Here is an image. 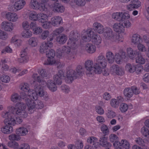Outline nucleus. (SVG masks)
<instances>
[{"label": "nucleus", "instance_id": "3", "mask_svg": "<svg viewBox=\"0 0 149 149\" xmlns=\"http://www.w3.org/2000/svg\"><path fill=\"white\" fill-rule=\"evenodd\" d=\"M107 63L105 57L102 55H99L94 61V64L91 60H87L85 63V67L87 74L96 73L100 74L102 69L107 66Z\"/></svg>", "mask_w": 149, "mask_h": 149}, {"label": "nucleus", "instance_id": "29", "mask_svg": "<svg viewBox=\"0 0 149 149\" xmlns=\"http://www.w3.org/2000/svg\"><path fill=\"white\" fill-rule=\"evenodd\" d=\"M16 133L19 136H25L26 135L28 132V130L24 127H20L16 129Z\"/></svg>", "mask_w": 149, "mask_h": 149}, {"label": "nucleus", "instance_id": "2", "mask_svg": "<svg viewBox=\"0 0 149 149\" xmlns=\"http://www.w3.org/2000/svg\"><path fill=\"white\" fill-rule=\"evenodd\" d=\"M26 108L25 104L19 102L16 104L15 108L12 106H9L8 108V111H4L1 113V116L4 118L3 122L5 124V125L1 129L3 133L7 134L11 133L13 131L12 126L22 122V119L15 117L14 113L22 118H25L27 117L28 114L25 111Z\"/></svg>", "mask_w": 149, "mask_h": 149}, {"label": "nucleus", "instance_id": "32", "mask_svg": "<svg viewBox=\"0 0 149 149\" xmlns=\"http://www.w3.org/2000/svg\"><path fill=\"white\" fill-rule=\"evenodd\" d=\"M22 98L24 99L25 100V99H26V97H24L22 94H21V96L19 95L17 93H14L12 94L11 97V100L13 102H16L18 100H19Z\"/></svg>", "mask_w": 149, "mask_h": 149}, {"label": "nucleus", "instance_id": "42", "mask_svg": "<svg viewBox=\"0 0 149 149\" xmlns=\"http://www.w3.org/2000/svg\"><path fill=\"white\" fill-rule=\"evenodd\" d=\"M10 77L7 74H3L0 77V80L3 83H8L10 82Z\"/></svg>", "mask_w": 149, "mask_h": 149}, {"label": "nucleus", "instance_id": "6", "mask_svg": "<svg viewBox=\"0 0 149 149\" xmlns=\"http://www.w3.org/2000/svg\"><path fill=\"white\" fill-rule=\"evenodd\" d=\"M93 27L95 31L100 34L103 33L104 39L111 41H116L117 42H123V37H120V36L116 35L114 34L111 29L109 27L105 28L104 31V27L100 24L95 22L93 24Z\"/></svg>", "mask_w": 149, "mask_h": 149}, {"label": "nucleus", "instance_id": "52", "mask_svg": "<svg viewBox=\"0 0 149 149\" xmlns=\"http://www.w3.org/2000/svg\"><path fill=\"white\" fill-rule=\"evenodd\" d=\"M95 110L97 113L101 115H103L104 112V109L99 105L95 106Z\"/></svg>", "mask_w": 149, "mask_h": 149}, {"label": "nucleus", "instance_id": "46", "mask_svg": "<svg viewBox=\"0 0 149 149\" xmlns=\"http://www.w3.org/2000/svg\"><path fill=\"white\" fill-rule=\"evenodd\" d=\"M127 56L130 59H133L135 56V54L134 52L133 51L132 48H127Z\"/></svg>", "mask_w": 149, "mask_h": 149}, {"label": "nucleus", "instance_id": "59", "mask_svg": "<svg viewBox=\"0 0 149 149\" xmlns=\"http://www.w3.org/2000/svg\"><path fill=\"white\" fill-rule=\"evenodd\" d=\"M103 97L106 100L108 101L111 98V96L109 93L105 92L103 95Z\"/></svg>", "mask_w": 149, "mask_h": 149}, {"label": "nucleus", "instance_id": "55", "mask_svg": "<svg viewBox=\"0 0 149 149\" xmlns=\"http://www.w3.org/2000/svg\"><path fill=\"white\" fill-rule=\"evenodd\" d=\"M137 48L138 50L140 52H145L147 51L146 47L143 45L139 43L138 45Z\"/></svg>", "mask_w": 149, "mask_h": 149}, {"label": "nucleus", "instance_id": "8", "mask_svg": "<svg viewBox=\"0 0 149 149\" xmlns=\"http://www.w3.org/2000/svg\"><path fill=\"white\" fill-rule=\"evenodd\" d=\"M29 19L31 20L36 21H38L41 23L42 26L45 29L49 28L50 23L48 21V16L46 14L43 13H37L36 12L32 11L29 14Z\"/></svg>", "mask_w": 149, "mask_h": 149}, {"label": "nucleus", "instance_id": "4", "mask_svg": "<svg viewBox=\"0 0 149 149\" xmlns=\"http://www.w3.org/2000/svg\"><path fill=\"white\" fill-rule=\"evenodd\" d=\"M67 47L64 46L61 49L57 50L56 56L60 58L62 56H66L72 50L76 49L79 46L78 41V35L74 31H72L69 36Z\"/></svg>", "mask_w": 149, "mask_h": 149}, {"label": "nucleus", "instance_id": "38", "mask_svg": "<svg viewBox=\"0 0 149 149\" xmlns=\"http://www.w3.org/2000/svg\"><path fill=\"white\" fill-rule=\"evenodd\" d=\"M105 115L107 118L111 119L115 117L116 116V114L113 110H109L105 113Z\"/></svg>", "mask_w": 149, "mask_h": 149}, {"label": "nucleus", "instance_id": "64", "mask_svg": "<svg viewBox=\"0 0 149 149\" xmlns=\"http://www.w3.org/2000/svg\"><path fill=\"white\" fill-rule=\"evenodd\" d=\"M143 81L146 82H149V73H146L143 77Z\"/></svg>", "mask_w": 149, "mask_h": 149}, {"label": "nucleus", "instance_id": "15", "mask_svg": "<svg viewBox=\"0 0 149 149\" xmlns=\"http://www.w3.org/2000/svg\"><path fill=\"white\" fill-rule=\"evenodd\" d=\"M26 3L24 0H18L15 2L13 6H9V8L10 11H17L23 8Z\"/></svg>", "mask_w": 149, "mask_h": 149}, {"label": "nucleus", "instance_id": "48", "mask_svg": "<svg viewBox=\"0 0 149 149\" xmlns=\"http://www.w3.org/2000/svg\"><path fill=\"white\" fill-rule=\"evenodd\" d=\"M136 62L140 64H143L146 62V60L141 55H138L136 58Z\"/></svg>", "mask_w": 149, "mask_h": 149}, {"label": "nucleus", "instance_id": "40", "mask_svg": "<svg viewBox=\"0 0 149 149\" xmlns=\"http://www.w3.org/2000/svg\"><path fill=\"white\" fill-rule=\"evenodd\" d=\"M106 58L108 62L109 63H112L114 61V57L113 54L111 52H107L106 54Z\"/></svg>", "mask_w": 149, "mask_h": 149}, {"label": "nucleus", "instance_id": "44", "mask_svg": "<svg viewBox=\"0 0 149 149\" xmlns=\"http://www.w3.org/2000/svg\"><path fill=\"white\" fill-rule=\"evenodd\" d=\"M64 8L61 4H58L57 5V8L51 7V10L54 12H63L64 10Z\"/></svg>", "mask_w": 149, "mask_h": 149}, {"label": "nucleus", "instance_id": "43", "mask_svg": "<svg viewBox=\"0 0 149 149\" xmlns=\"http://www.w3.org/2000/svg\"><path fill=\"white\" fill-rule=\"evenodd\" d=\"M64 8L61 4H58L57 5V8L51 7V10L54 12H63L64 10Z\"/></svg>", "mask_w": 149, "mask_h": 149}, {"label": "nucleus", "instance_id": "21", "mask_svg": "<svg viewBox=\"0 0 149 149\" xmlns=\"http://www.w3.org/2000/svg\"><path fill=\"white\" fill-rule=\"evenodd\" d=\"M30 29L32 30L33 33L35 35L40 34L42 31V28L40 26H37L36 23L33 22L31 23Z\"/></svg>", "mask_w": 149, "mask_h": 149}, {"label": "nucleus", "instance_id": "28", "mask_svg": "<svg viewBox=\"0 0 149 149\" xmlns=\"http://www.w3.org/2000/svg\"><path fill=\"white\" fill-rule=\"evenodd\" d=\"M142 41V40L139 35L136 34H134L131 37V42L132 43L138 45Z\"/></svg>", "mask_w": 149, "mask_h": 149}, {"label": "nucleus", "instance_id": "9", "mask_svg": "<svg viewBox=\"0 0 149 149\" xmlns=\"http://www.w3.org/2000/svg\"><path fill=\"white\" fill-rule=\"evenodd\" d=\"M81 36L82 40L84 41L91 42L96 45H99L102 42L100 36L94 33L90 29L84 31Z\"/></svg>", "mask_w": 149, "mask_h": 149}, {"label": "nucleus", "instance_id": "39", "mask_svg": "<svg viewBox=\"0 0 149 149\" xmlns=\"http://www.w3.org/2000/svg\"><path fill=\"white\" fill-rule=\"evenodd\" d=\"M67 40V37L65 35L62 34L60 36L57 38V41L60 44H63L65 43Z\"/></svg>", "mask_w": 149, "mask_h": 149}, {"label": "nucleus", "instance_id": "62", "mask_svg": "<svg viewBox=\"0 0 149 149\" xmlns=\"http://www.w3.org/2000/svg\"><path fill=\"white\" fill-rule=\"evenodd\" d=\"M12 49L9 46H7L2 51V53H4L6 52L8 53H11L12 52Z\"/></svg>", "mask_w": 149, "mask_h": 149}, {"label": "nucleus", "instance_id": "60", "mask_svg": "<svg viewBox=\"0 0 149 149\" xmlns=\"http://www.w3.org/2000/svg\"><path fill=\"white\" fill-rule=\"evenodd\" d=\"M126 8L127 10L130 11H132L134 9H136L134 5L131 2L126 6Z\"/></svg>", "mask_w": 149, "mask_h": 149}, {"label": "nucleus", "instance_id": "5", "mask_svg": "<svg viewBox=\"0 0 149 149\" xmlns=\"http://www.w3.org/2000/svg\"><path fill=\"white\" fill-rule=\"evenodd\" d=\"M35 92L36 93L34 95V91L32 93V97L27 100L26 104L27 107L28 112L29 113H32L34 112L36 109H42L44 107V105L42 102H37L36 100L38 96H43L45 94V92L42 88H37Z\"/></svg>", "mask_w": 149, "mask_h": 149}, {"label": "nucleus", "instance_id": "14", "mask_svg": "<svg viewBox=\"0 0 149 149\" xmlns=\"http://www.w3.org/2000/svg\"><path fill=\"white\" fill-rule=\"evenodd\" d=\"M87 141L88 143L92 144L93 146L87 145L85 146V149H95L98 148L99 146L98 140L95 137L91 136L88 137L87 139Z\"/></svg>", "mask_w": 149, "mask_h": 149}, {"label": "nucleus", "instance_id": "7", "mask_svg": "<svg viewBox=\"0 0 149 149\" xmlns=\"http://www.w3.org/2000/svg\"><path fill=\"white\" fill-rule=\"evenodd\" d=\"M52 46L53 44L50 41L44 42L40 46V51L42 53H46L48 57L47 61L45 63V64L55 65L58 67H60L61 63L58 60H56L54 58L55 56L54 51L53 49H50Z\"/></svg>", "mask_w": 149, "mask_h": 149}, {"label": "nucleus", "instance_id": "56", "mask_svg": "<svg viewBox=\"0 0 149 149\" xmlns=\"http://www.w3.org/2000/svg\"><path fill=\"white\" fill-rule=\"evenodd\" d=\"M49 34V32L48 31H44L41 33L40 36V38L42 39L45 40L48 37Z\"/></svg>", "mask_w": 149, "mask_h": 149}, {"label": "nucleus", "instance_id": "57", "mask_svg": "<svg viewBox=\"0 0 149 149\" xmlns=\"http://www.w3.org/2000/svg\"><path fill=\"white\" fill-rule=\"evenodd\" d=\"M118 139V136L115 134H112L110 135L109 136V141L111 142H115L116 140Z\"/></svg>", "mask_w": 149, "mask_h": 149}, {"label": "nucleus", "instance_id": "19", "mask_svg": "<svg viewBox=\"0 0 149 149\" xmlns=\"http://www.w3.org/2000/svg\"><path fill=\"white\" fill-rule=\"evenodd\" d=\"M126 57L127 56H126L125 52L123 51H121L115 55L114 61L117 63L120 64L125 61V59Z\"/></svg>", "mask_w": 149, "mask_h": 149}, {"label": "nucleus", "instance_id": "61", "mask_svg": "<svg viewBox=\"0 0 149 149\" xmlns=\"http://www.w3.org/2000/svg\"><path fill=\"white\" fill-rule=\"evenodd\" d=\"M63 31V29L62 27H60L55 30L53 32V34L56 36L58 35L61 33Z\"/></svg>", "mask_w": 149, "mask_h": 149}, {"label": "nucleus", "instance_id": "24", "mask_svg": "<svg viewBox=\"0 0 149 149\" xmlns=\"http://www.w3.org/2000/svg\"><path fill=\"white\" fill-rule=\"evenodd\" d=\"M49 22L50 23V25L51 24L54 26H57L62 22L63 19L61 17L59 16H56L53 17L51 18V22Z\"/></svg>", "mask_w": 149, "mask_h": 149}, {"label": "nucleus", "instance_id": "17", "mask_svg": "<svg viewBox=\"0 0 149 149\" xmlns=\"http://www.w3.org/2000/svg\"><path fill=\"white\" fill-rule=\"evenodd\" d=\"M1 26L5 31L11 32L14 30V26L12 23L5 21L1 23Z\"/></svg>", "mask_w": 149, "mask_h": 149}, {"label": "nucleus", "instance_id": "10", "mask_svg": "<svg viewBox=\"0 0 149 149\" xmlns=\"http://www.w3.org/2000/svg\"><path fill=\"white\" fill-rule=\"evenodd\" d=\"M37 88H40V86H36L34 90H32L31 89L29 90V86L27 83H22L21 84L20 86V88L21 89L24 91V93H21L23 95L24 97H26V99H25V101L26 102L28 98H30L32 97V92L34 91V94L36 93V92H35L36 90V89Z\"/></svg>", "mask_w": 149, "mask_h": 149}, {"label": "nucleus", "instance_id": "49", "mask_svg": "<svg viewBox=\"0 0 149 149\" xmlns=\"http://www.w3.org/2000/svg\"><path fill=\"white\" fill-rule=\"evenodd\" d=\"M101 130L103 133L105 135L109 134V132L108 126L105 124H103L101 127Z\"/></svg>", "mask_w": 149, "mask_h": 149}, {"label": "nucleus", "instance_id": "26", "mask_svg": "<svg viewBox=\"0 0 149 149\" xmlns=\"http://www.w3.org/2000/svg\"><path fill=\"white\" fill-rule=\"evenodd\" d=\"M99 144L104 147H111V144L107 141V139L104 136L101 137L99 140Z\"/></svg>", "mask_w": 149, "mask_h": 149}, {"label": "nucleus", "instance_id": "41", "mask_svg": "<svg viewBox=\"0 0 149 149\" xmlns=\"http://www.w3.org/2000/svg\"><path fill=\"white\" fill-rule=\"evenodd\" d=\"M20 62L25 63L28 61L29 60V58L27 55V53L25 52H21Z\"/></svg>", "mask_w": 149, "mask_h": 149}, {"label": "nucleus", "instance_id": "51", "mask_svg": "<svg viewBox=\"0 0 149 149\" xmlns=\"http://www.w3.org/2000/svg\"><path fill=\"white\" fill-rule=\"evenodd\" d=\"M8 38V36L7 33L0 29V39L3 40H6Z\"/></svg>", "mask_w": 149, "mask_h": 149}, {"label": "nucleus", "instance_id": "1", "mask_svg": "<svg viewBox=\"0 0 149 149\" xmlns=\"http://www.w3.org/2000/svg\"><path fill=\"white\" fill-rule=\"evenodd\" d=\"M84 71L83 69L81 66H79L77 68L76 73L73 70H70L68 71L66 76L64 74V72L63 70L58 71L57 74L54 77V81L52 80H49L47 83L44 81V78L46 76L45 71L42 70L39 73L40 75L37 76L36 74H34L32 76V78L34 80V82L38 81L39 83L40 88L43 89L46 86L52 91H56L57 90L56 84H60L63 79H64L68 83H70L74 79L79 77Z\"/></svg>", "mask_w": 149, "mask_h": 149}, {"label": "nucleus", "instance_id": "20", "mask_svg": "<svg viewBox=\"0 0 149 149\" xmlns=\"http://www.w3.org/2000/svg\"><path fill=\"white\" fill-rule=\"evenodd\" d=\"M110 72L114 75L116 74L121 75L124 73L123 69L119 67L116 65H113L111 67Z\"/></svg>", "mask_w": 149, "mask_h": 149}, {"label": "nucleus", "instance_id": "58", "mask_svg": "<svg viewBox=\"0 0 149 149\" xmlns=\"http://www.w3.org/2000/svg\"><path fill=\"white\" fill-rule=\"evenodd\" d=\"M135 141L137 143L140 145L143 146L144 145V141L140 137H138L136 138Z\"/></svg>", "mask_w": 149, "mask_h": 149}, {"label": "nucleus", "instance_id": "50", "mask_svg": "<svg viewBox=\"0 0 149 149\" xmlns=\"http://www.w3.org/2000/svg\"><path fill=\"white\" fill-rule=\"evenodd\" d=\"M75 147L77 149H81L83 147V143L82 141L81 140H77L75 142Z\"/></svg>", "mask_w": 149, "mask_h": 149}, {"label": "nucleus", "instance_id": "45", "mask_svg": "<svg viewBox=\"0 0 149 149\" xmlns=\"http://www.w3.org/2000/svg\"><path fill=\"white\" fill-rule=\"evenodd\" d=\"M119 109L121 113H124L127 111L128 109V106L127 104L125 103H122L120 104Z\"/></svg>", "mask_w": 149, "mask_h": 149}, {"label": "nucleus", "instance_id": "35", "mask_svg": "<svg viewBox=\"0 0 149 149\" xmlns=\"http://www.w3.org/2000/svg\"><path fill=\"white\" fill-rule=\"evenodd\" d=\"M38 43L37 39L33 37L30 38L28 41L29 45L32 47H36L38 45Z\"/></svg>", "mask_w": 149, "mask_h": 149}, {"label": "nucleus", "instance_id": "53", "mask_svg": "<svg viewBox=\"0 0 149 149\" xmlns=\"http://www.w3.org/2000/svg\"><path fill=\"white\" fill-rule=\"evenodd\" d=\"M31 23L26 20L23 21L22 23V27L24 30L29 29V28H30Z\"/></svg>", "mask_w": 149, "mask_h": 149}, {"label": "nucleus", "instance_id": "54", "mask_svg": "<svg viewBox=\"0 0 149 149\" xmlns=\"http://www.w3.org/2000/svg\"><path fill=\"white\" fill-rule=\"evenodd\" d=\"M131 2L133 4L136 9H138L141 6V2L139 0H132Z\"/></svg>", "mask_w": 149, "mask_h": 149}, {"label": "nucleus", "instance_id": "22", "mask_svg": "<svg viewBox=\"0 0 149 149\" xmlns=\"http://www.w3.org/2000/svg\"><path fill=\"white\" fill-rule=\"evenodd\" d=\"M130 17V15L128 12H125L124 17L122 20L123 24L125 27L129 28L131 26L132 24L129 19Z\"/></svg>", "mask_w": 149, "mask_h": 149}, {"label": "nucleus", "instance_id": "63", "mask_svg": "<svg viewBox=\"0 0 149 149\" xmlns=\"http://www.w3.org/2000/svg\"><path fill=\"white\" fill-rule=\"evenodd\" d=\"M96 119L97 121L99 123H102L105 122V118L102 116H97L96 118Z\"/></svg>", "mask_w": 149, "mask_h": 149}, {"label": "nucleus", "instance_id": "31", "mask_svg": "<svg viewBox=\"0 0 149 149\" xmlns=\"http://www.w3.org/2000/svg\"><path fill=\"white\" fill-rule=\"evenodd\" d=\"M132 89L136 90V88L134 87H132L131 88H125L124 91V95L127 97H131L133 95V92Z\"/></svg>", "mask_w": 149, "mask_h": 149}, {"label": "nucleus", "instance_id": "36", "mask_svg": "<svg viewBox=\"0 0 149 149\" xmlns=\"http://www.w3.org/2000/svg\"><path fill=\"white\" fill-rule=\"evenodd\" d=\"M136 66L135 65H130L129 64H127L125 67V70L130 73H133L136 71Z\"/></svg>", "mask_w": 149, "mask_h": 149}, {"label": "nucleus", "instance_id": "34", "mask_svg": "<svg viewBox=\"0 0 149 149\" xmlns=\"http://www.w3.org/2000/svg\"><path fill=\"white\" fill-rule=\"evenodd\" d=\"M10 42L13 43L15 46H20L22 44V41L21 40L18 39V37L17 36H13L10 40Z\"/></svg>", "mask_w": 149, "mask_h": 149}, {"label": "nucleus", "instance_id": "11", "mask_svg": "<svg viewBox=\"0 0 149 149\" xmlns=\"http://www.w3.org/2000/svg\"><path fill=\"white\" fill-rule=\"evenodd\" d=\"M42 3L40 5L38 1L36 0H31L30 4L29 6L32 9L35 10L39 9L41 11H47V8H46V4H44L43 3L47 1L48 0H41Z\"/></svg>", "mask_w": 149, "mask_h": 149}, {"label": "nucleus", "instance_id": "18", "mask_svg": "<svg viewBox=\"0 0 149 149\" xmlns=\"http://www.w3.org/2000/svg\"><path fill=\"white\" fill-rule=\"evenodd\" d=\"M123 100V98L122 97L118 96L116 98H113L111 99L110 101V104L112 107L117 109Z\"/></svg>", "mask_w": 149, "mask_h": 149}, {"label": "nucleus", "instance_id": "13", "mask_svg": "<svg viewBox=\"0 0 149 149\" xmlns=\"http://www.w3.org/2000/svg\"><path fill=\"white\" fill-rule=\"evenodd\" d=\"M87 141L88 143L92 144L93 146L87 145L85 146V149H95L98 148L99 146L98 140L95 137L91 136L88 137L87 139Z\"/></svg>", "mask_w": 149, "mask_h": 149}, {"label": "nucleus", "instance_id": "16", "mask_svg": "<svg viewBox=\"0 0 149 149\" xmlns=\"http://www.w3.org/2000/svg\"><path fill=\"white\" fill-rule=\"evenodd\" d=\"M113 146L115 149H122L121 146L125 149H129L130 147L129 143L125 139L116 141L113 143Z\"/></svg>", "mask_w": 149, "mask_h": 149}, {"label": "nucleus", "instance_id": "12", "mask_svg": "<svg viewBox=\"0 0 149 149\" xmlns=\"http://www.w3.org/2000/svg\"><path fill=\"white\" fill-rule=\"evenodd\" d=\"M87 141L88 143L92 144L93 146L87 145L85 146V149H95L98 148L99 146L98 140L95 137L91 136L88 137L87 139Z\"/></svg>", "mask_w": 149, "mask_h": 149}, {"label": "nucleus", "instance_id": "47", "mask_svg": "<svg viewBox=\"0 0 149 149\" xmlns=\"http://www.w3.org/2000/svg\"><path fill=\"white\" fill-rule=\"evenodd\" d=\"M8 139L10 141H19L21 139V137L17 134H13L10 135L8 137Z\"/></svg>", "mask_w": 149, "mask_h": 149}, {"label": "nucleus", "instance_id": "37", "mask_svg": "<svg viewBox=\"0 0 149 149\" xmlns=\"http://www.w3.org/2000/svg\"><path fill=\"white\" fill-rule=\"evenodd\" d=\"M21 33L22 36L24 38H29L32 36V32L29 29L24 30Z\"/></svg>", "mask_w": 149, "mask_h": 149}, {"label": "nucleus", "instance_id": "33", "mask_svg": "<svg viewBox=\"0 0 149 149\" xmlns=\"http://www.w3.org/2000/svg\"><path fill=\"white\" fill-rule=\"evenodd\" d=\"M8 146L9 147L13 149H22L20 145H19V143L16 141H9L8 143Z\"/></svg>", "mask_w": 149, "mask_h": 149}, {"label": "nucleus", "instance_id": "30", "mask_svg": "<svg viewBox=\"0 0 149 149\" xmlns=\"http://www.w3.org/2000/svg\"><path fill=\"white\" fill-rule=\"evenodd\" d=\"M125 14V12H116L112 14V17L116 20L120 21L123 19Z\"/></svg>", "mask_w": 149, "mask_h": 149}, {"label": "nucleus", "instance_id": "27", "mask_svg": "<svg viewBox=\"0 0 149 149\" xmlns=\"http://www.w3.org/2000/svg\"><path fill=\"white\" fill-rule=\"evenodd\" d=\"M112 28L113 30L116 32L121 33L124 34V30L122 27L121 24L119 22H117L114 23L112 26Z\"/></svg>", "mask_w": 149, "mask_h": 149}, {"label": "nucleus", "instance_id": "23", "mask_svg": "<svg viewBox=\"0 0 149 149\" xmlns=\"http://www.w3.org/2000/svg\"><path fill=\"white\" fill-rule=\"evenodd\" d=\"M85 51L87 53L92 54L94 53L96 51V47L95 45L91 43L86 44L84 47Z\"/></svg>", "mask_w": 149, "mask_h": 149}, {"label": "nucleus", "instance_id": "25", "mask_svg": "<svg viewBox=\"0 0 149 149\" xmlns=\"http://www.w3.org/2000/svg\"><path fill=\"white\" fill-rule=\"evenodd\" d=\"M6 17L8 20L13 22H16L18 18L16 13L11 12L8 13L6 14Z\"/></svg>", "mask_w": 149, "mask_h": 149}]
</instances>
